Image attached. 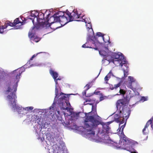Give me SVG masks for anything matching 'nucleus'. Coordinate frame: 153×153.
Returning a JSON list of instances; mask_svg holds the SVG:
<instances>
[{"label":"nucleus","instance_id":"1","mask_svg":"<svg viewBox=\"0 0 153 153\" xmlns=\"http://www.w3.org/2000/svg\"><path fill=\"white\" fill-rule=\"evenodd\" d=\"M25 69L24 68H20L16 70L13 71L14 76L13 78L11 79L7 85V91L8 92H12L11 95H8L7 97L10 103L12 105V107L14 110H16L18 112H21L22 108L17 105L16 99V98L15 92L16 91L18 86V83L19 81L20 76L22 73L24 71Z\"/></svg>","mask_w":153,"mask_h":153},{"label":"nucleus","instance_id":"2","mask_svg":"<svg viewBox=\"0 0 153 153\" xmlns=\"http://www.w3.org/2000/svg\"><path fill=\"white\" fill-rule=\"evenodd\" d=\"M91 109V112L85 113L84 128L87 135L92 137L94 136V129L100 123L101 118L97 114L96 105H92Z\"/></svg>","mask_w":153,"mask_h":153},{"label":"nucleus","instance_id":"3","mask_svg":"<svg viewBox=\"0 0 153 153\" xmlns=\"http://www.w3.org/2000/svg\"><path fill=\"white\" fill-rule=\"evenodd\" d=\"M104 59L107 60L109 62H112L116 66L122 67L123 64L126 65V59L123 54L111 53L107 54L104 58Z\"/></svg>","mask_w":153,"mask_h":153},{"label":"nucleus","instance_id":"4","mask_svg":"<svg viewBox=\"0 0 153 153\" xmlns=\"http://www.w3.org/2000/svg\"><path fill=\"white\" fill-rule=\"evenodd\" d=\"M58 104L61 109L64 110H69L71 105L69 101V97L65 94L61 92L59 96Z\"/></svg>","mask_w":153,"mask_h":153},{"label":"nucleus","instance_id":"5","mask_svg":"<svg viewBox=\"0 0 153 153\" xmlns=\"http://www.w3.org/2000/svg\"><path fill=\"white\" fill-rule=\"evenodd\" d=\"M45 14L42 12L37 13L36 21L38 24L36 25L37 29H41L43 28H47L50 26V25L48 22H43V20L44 19Z\"/></svg>","mask_w":153,"mask_h":153},{"label":"nucleus","instance_id":"6","mask_svg":"<svg viewBox=\"0 0 153 153\" xmlns=\"http://www.w3.org/2000/svg\"><path fill=\"white\" fill-rule=\"evenodd\" d=\"M95 37L94 36L92 37L90 35H89L87 38V42L82 46L83 48H94L95 50H98L99 45L98 44H96L95 42H94L93 41L94 39H95Z\"/></svg>","mask_w":153,"mask_h":153},{"label":"nucleus","instance_id":"7","mask_svg":"<svg viewBox=\"0 0 153 153\" xmlns=\"http://www.w3.org/2000/svg\"><path fill=\"white\" fill-rule=\"evenodd\" d=\"M104 36V34L101 32L97 33L96 36L94 35L93 36H91L92 37L94 36L95 37V39H94L93 41L94 42H95L96 44H99L98 45L99 47L102 45V41L105 42H107L109 40V38L108 36L106 35L105 36V37L107 39V40L105 39V37Z\"/></svg>","mask_w":153,"mask_h":153},{"label":"nucleus","instance_id":"8","mask_svg":"<svg viewBox=\"0 0 153 153\" xmlns=\"http://www.w3.org/2000/svg\"><path fill=\"white\" fill-rule=\"evenodd\" d=\"M69 18L70 22L73 21H85V19H83L82 16H81V14H79L77 11H73L72 13H70L69 11L67 12Z\"/></svg>","mask_w":153,"mask_h":153},{"label":"nucleus","instance_id":"9","mask_svg":"<svg viewBox=\"0 0 153 153\" xmlns=\"http://www.w3.org/2000/svg\"><path fill=\"white\" fill-rule=\"evenodd\" d=\"M120 111V114L122 116V121L121 123H124V119H126V120L130 116L131 113V111L129 108L127 107H125L122 108Z\"/></svg>","mask_w":153,"mask_h":153},{"label":"nucleus","instance_id":"10","mask_svg":"<svg viewBox=\"0 0 153 153\" xmlns=\"http://www.w3.org/2000/svg\"><path fill=\"white\" fill-rule=\"evenodd\" d=\"M62 15H61L60 16V19L59 23L61 24L62 25H64L68 22H70V20L69 18V16L68 14L67 13H64Z\"/></svg>","mask_w":153,"mask_h":153},{"label":"nucleus","instance_id":"11","mask_svg":"<svg viewBox=\"0 0 153 153\" xmlns=\"http://www.w3.org/2000/svg\"><path fill=\"white\" fill-rule=\"evenodd\" d=\"M128 102L125 99H122L118 100L116 103V106L118 109L120 110L127 105Z\"/></svg>","mask_w":153,"mask_h":153},{"label":"nucleus","instance_id":"12","mask_svg":"<svg viewBox=\"0 0 153 153\" xmlns=\"http://www.w3.org/2000/svg\"><path fill=\"white\" fill-rule=\"evenodd\" d=\"M35 28H36V27H35V26L33 27L32 28L31 31L29 32L28 36L31 39V40L34 41L36 42H37L40 40L41 38L36 36H35V34L33 33V30Z\"/></svg>","mask_w":153,"mask_h":153},{"label":"nucleus","instance_id":"13","mask_svg":"<svg viewBox=\"0 0 153 153\" xmlns=\"http://www.w3.org/2000/svg\"><path fill=\"white\" fill-rule=\"evenodd\" d=\"M109 123H106L102 125V131L100 133V134H102V135L105 134H108L109 133V129L110 128L109 126Z\"/></svg>","mask_w":153,"mask_h":153},{"label":"nucleus","instance_id":"14","mask_svg":"<svg viewBox=\"0 0 153 153\" xmlns=\"http://www.w3.org/2000/svg\"><path fill=\"white\" fill-rule=\"evenodd\" d=\"M55 149H54V153H65V147L61 144L59 146H55Z\"/></svg>","mask_w":153,"mask_h":153},{"label":"nucleus","instance_id":"15","mask_svg":"<svg viewBox=\"0 0 153 153\" xmlns=\"http://www.w3.org/2000/svg\"><path fill=\"white\" fill-rule=\"evenodd\" d=\"M124 136L123 137V143L124 144H125V146L127 147V145H131L133 144V141L128 138H127L125 135L123 134Z\"/></svg>","mask_w":153,"mask_h":153},{"label":"nucleus","instance_id":"16","mask_svg":"<svg viewBox=\"0 0 153 153\" xmlns=\"http://www.w3.org/2000/svg\"><path fill=\"white\" fill-rule=\"evenodd\" d=\"M114 121L117 123H119V126L120 125L123 124L121 123L122 117V116H121L120 114L119 115L117 114H115L114 115Z\"/></svg>","mask_w":153,"mask_h":153},{"label":"nucleus","instance_id":"17","mask_svg":"<svg viewBox=\"0 0 153 153\" xmlns=\"http://www.w3.org/2000/svg\"><path fill=\"white\" fill-rule=\"evenodd\" d=\"M61 13L63 14V12L61 11H59V12L56 13L53 15L55 23H59L60 16H61V15H60V14Z\"/></svg>","mask_w":153,"mask_h":153},{"label":"nucleus","instance_id":"18","mask_svg":"<svg viewBox=\"0 0 153 153\" xmlns=\"http://www.w3.org/2000/svg\"><path fill=\"white\" fill-rule=\"evenodd\" d=\"M85 101L84 102V105H86L89 104L90 105H92V102H95V100L91 99L89 98V97H87L86 98L84 99Z\"/></svg>","mask_w":153,"mask_h":153},{"label":"nucleus","instance_id":"19","mask_svg":"<svg viewBox=\"0 0 153 153\" xmlns=\"http://www.w3.org/2000/svg\"><path fill=\"white\" fill-rule=\"evenodd\" d=\"M50 73L52 76L54 80L55 83L57 84V81L56 78L58 77V74L57 72L54 71L52 69H50L49 71Z\"/></svg>","mask_w":153,"mask_h":153},{"label":"nucleus","instance_id":"20","mask_svg":"<svg viewBox=\"0 0 153 153\" xmlns=\"http://www.w3.org/2000/svg\"><path fill=\"white\" fill-rule=\"evenodd\" d=\"M131 91L128 90L127 92V93L125 97H124V99H125L126 100H127L128 102L129 100L131 97H132L134 96V95L132 94H131Z\"/></svg>","mask_w":153,"mask_h":153},{"label":"nucleus","instance_id":"21","mask_svg":"<svg viewBox=\"0 0 153 153\" xmlns=\"http://www.w3.org/2000/svg\"><path fill=\"white\" fill-rule=\"evenodd\" d=\"M37 14V12H35V13H31L30 15L28 17V19L32 20L34 25V19H35L36 20Z\"/></svg>","mask_w":153,"mask_h":153},{"label":"nucleus","instance_id":"22","mask_svg":"<svg viewBox=\"0 0 153 153\" xmlns=\"http://www.w3.org/2000/svg\"><path fill=\"white\" fill-rule=\"evenodd\" d=\"M127 86L131 89L134 91V92H136V93H135V95H139V93L136 91V89L135 88L133 87L132 85H131V84H127Z\"/></svg>","mask_w":153,"mask_h":153},{"label":"nucleus","instance_id":"23","mask_svg":"<svg viewBox=\"0 0 153 153\" xmlns=\"http://www.w3.org/2000/svg\"><path fill=\"white\" fill-rule=\"evenodd\" d=\"M59 85V84L57 82V83H56V85H55V94H56V96L55 97V99H58L59 98V94H58V89L57 88V87H58Z\"/></svg>","mask_w":153,"mask_h":153},{"label":"nucleus","instance_id":"24","mask_svg":"<svg viewBox=\"0 0 153 153\" xmlns=\"http://www.w3.org/2000/svg\"><path fill=\"white\" fill-rule=\"evenodd\" d=\"M45 22H48V24H49L50 25V23L51 24L55 23L53 15L50 17L49 19H48L47 21H45Z\"/></svg>","mask_w":153,"mask_h":153},{"label":"nucleus","instance_id":"25","mask_svg":"<svg viewBox=\"0 0 153 153\" xmlns=\"http://www.w3.org/2000/svg\"><path fill=\"white\" fill-rule=\"evenodd\" d=\"M100 54L103 57V58L107 54V52L104 50H100L99 51Z\"/></svg>","mask_w":153,"mask_h":153},{"label":"nucleus","instance_id":"26","mask_svg":"<svg viewBox=\"0 0 153 153\" xmlns=\"http://www.w3.org/2000/svg\"><path fill=\"white\" fill-rule=\"evenodd\" d=\"M9 21H6L5 22L4 25H1V27L2 28V30H3V33H4V30L5 29L7 28V27L9 26Z\"/></svg>","mask_w":153,"mask_h":153},{"label":"nucleus","instance_id":"27","mask_svg":"<svg viewBox=\"0 0 153 153\" xmlns=\"http://www.w3.org/2000/svg\"><path fill=\"white\" fill-rule=\"evenodd\" d=\"M128 79H129V82L128 84H131L132 85V83L133 82H136V80L132 76H129L128 77Z\"/></svg>","mask_w":153,"mask_h":153},{"label":"nucleus","instance_id":"28","mask_svg":"<svg viewBox=\"0 0 153 153\" xmlns=\"http://www.w3.org/2000/svg\"><path fill=\"white\" fill-rule=\"evenodd\" d=\"M126 121L125 122V123L123 125L121 126L120 128H119L118 129V132H120V130L121 129V133H123V129L125 127L126 125Z\"/></svg>","mask_w":153,"mask_h":153},{"label":"nucleus","instance_id":"29","mask_svg":"<svg viewBox=\"0 0 153 153\" xmlns=\"http://www.w3.org/2000/svg\"><path fill=\"white\" fill-rule=\"evenodd\" d=\"M13 23L14 24V25H15V26L17 24L21 23L22 24V22H21L19 20V18H17L15 19L14 20ZM22 24H21L22 25Z\"/></svg>","mask_w":153,"mask_h":153},{"label":"nucleus","instance_id":"30","mask_svg":"<svg viewBox=\"0 0 153 153\" xmlns=\"http://www.w3.org/2000/svg\"><path fill=\"white\" fill-rule=\"evenodd\" d=\"M111 78L110 75L108 74L105 77L104 80L106 84L108 83V82L109 79Z\"/></svg>","mask_w":153,"mask_h":153},{"label":"nucleus","instance_id":"31","mask_svg":"<svg viewBox=\"0 0 153 153\" xmlns=\"http://www.w3.org/2000/svg\"><path fill=\"white\" fill-rule=\"evenodd\" d=\"M91 83H89L88 84H87L85 86V88H86V90H88L89 89L91 86Z\"/></svg>","mask_w":153,"mask_h":153},{"label":"nucleus","instance_id":"32","mask_svg":"<svg viewBox=\"0 0 153 153\" xmlns=\"http://www.w3.org/2000/svg\"><path fill=\"white\" fill-rule=\"evenodd\" d=\"M33 107L32 106L30 107H26L25 108H23V109L25 110H27L28 111H31L33 109Z\"/></svg>","mask_w":153,"mask_h":153},{"label":"nucleus","instance_id":"33","mask_svg":"<svg viewBox=\"0 0 153 153\" xmlns=\"http://www.w3.org/2000/svg\"><path fill=\"white\" fill-rule=\"evenodd\" d=\"M152 123V120L151 119L149 120L147 122L146 125L145 126L146 127H147L149 126L150 124H151Z\"/></svg>","mask_w":153,"mask_h":153},{"label":"nucleus","instance_id":"34","mask_svg":"<svg viewBox=\"0 0 153 153\" xmlns=\"http://www.w3.org/2000/svg\"><path fill=\"white\" fill-rule=\"evenodd\" d=\"M100 95L101 96L100 98V101L103 100L105 99V98L106 97L105 96H103L102 93H100Z\"/></svg>","mask_w":153,"mask_h":153},{"label":"nucleus","instance_id":"35","mask_svg":"<svg viewBox=\"0 0 153 153\" xmlns=\"http://www.w3.org/2000/svg\"><path fill=\"white\" fill-rule=\"evenodd\" d=\"M56 100H54L53 102V104H52L51 106V107H50V109H53V108L54 107L56 104Z\"/></svg>","mask_w":153,"mask_h":153},{"label":"nucleus","instance_id":"36","mask_svg":"<svg viewBox=\"0 0 153 153\" xmlns=\"http://www.w3.org/2000/svg\"><path fill=\"white\" fill-rule=\"evenodd\" d=\"M120 94L124 95L126 93V91L123 89H120L119 91Z\"/></svg>","mask_w":153,"mask_h":153},{"label":"nucleus","instance_id":"37","mask_svg":"<svg viewBox=\"0 0 153 153\" xmlns=\"http://www.w3.org/2000/svg\"><path fill=\"white\" fill-rule=\"evenodd\" d=\"M120 85L121 84L120 82H119L117 84L115 85H114V88H115V89H116L117 88L119 87Z\"/></svg>","mask_w":153,"mask_h":153},{"label":"nucleus","instance_id":"38","mask_svg":"<svg viewBox=\"0 0 153 153\" xmlns=\"http://www.w3.org/2000/svg\"><path fill=\"white\" fill-rule=\"evenodd\" d=\"M128 74V72L126 71L125 70H124V75L125 77H126Z\"/></svg>","mask_w":153,"mask_h":153},{"label":"nucleus","instance_id":"39","mask_svg":"<svg viewBox=\"0 0 153 153\" xmlns=\"http://www.w3.org/2000/svg\"><path fill=\"white\" fill-rule=\"evenodd\" d=\"M86 91L87 90H86V89H85V90L83 92V95H85L86 97H90L92 95H89V96H87L86 95Z\"/></svg>","mask_w":153,"mask_h":153},{"label":"nucleus","instance_id":"40","mask_svg":"<svg viewBox=\"0 0 153 153\" xmlns=\"http://www.w3.org/2000/svg\"><path fill=\"white\" fill-rule=\"evenodd\" d=\"M9 26H11V27H13L14 26H15V25H14V24L13 22H10L9 21Z\"/></svg>","mask_w":153,"mask_h":153},{"label":"nucleus","instance_id":"41","mask_svg":"<svg viewBox=\"0 0 153 153\" xmlns=\"http://www.w3.org/2000/svg\"><path fill=\"white\" fill-rule=\"evenodd\" d=\"M141 100H143V101L146 100V98L144 97H141Z\"/></svg>","mask_w":153,"mask_h":153},{"label":"nucleus","instance_id":"42","mask_svg":"<svg viewBox=\"0 0 153 153\" xmlns=\"http://www.w3.org/2000/svg\"><path fill=\"white\" fill-rule=\"evenodd\" d=\"M100 93H100V91H97V92H96V91L94 92L93 94H95L96 95L99 94L100 95Z\"/></svg>","mask_w":153,"mask_h":153},{"label":"nucleus","instance_id":"43","mask_svg":"<svg viewBox=\"0 0 153 153\" xmlns=\"http://www.w3.org/2000/svg\"><path fill=\"white\" fill-rule=\"evenodd\" d=\"M75 113L73 112V113L71 114V115L72 117H76V115L74 114Z\"/></svg>","mask_w":153,"mask_h":153},{"label":"nucleus","instance_id":"44","mask_svg":"<svg viewBox=\"0 0 153 153\" xmlns=\"http://www.w3.org/2000/svg\"><path fill=\"white\" fill-rule=\"evenodd\" d=\"M74 114L76 115V117H78L79 116V114L78 113H75Z\"/></svg>","mask_w":153,"mask_h":153},{"label":"nucleus","instance_id":"45","mask_svg":"<svg viewBox=\"0 0 153 153\" xmlns=\"http://www.w3.org/2000/svg\"><path fill=\"white\" fill-rule=\"evenodd\" d=\"M147 128V127H146V126H145L143 130V133H144V131H145L146 128Z\"/></svg>","mask_w":153,"mask_h":153},{"label":"nucleus","instance_id":"46","mask_svg":"<svg viewBox=\"0 0 153 153\" xmlns=\"http://www.w3.org/2000/svg\"><path fill=\"white\" fill-rule=\"evenodd\" d=\"M110 88L111 90H113L114 89H115V88H114V86L113 87V86H112V87H110Z\"/></svg>","mask_w":153,"mask_h":153},{"label":"nucleus","instance_id":"47","mask_svg":"<svg viewBox=\"0 0 153 153\" xmlns=\"http://www.w3.org/2000/svg\"><path fill=\"white\" fill-rule=\"evenodd\" d=\"M114 144H114V146H115V147H117V146H118L117 145V143H114Z\"/></svg>","mask_w":153,"mask_h":153},{"label":"nucleus","instance_id":"48","mask_svg":"<svg viewBox=\"0 0 153 153\" xmlns=\"http://www.w3.org/2000/svg\"><path fill=\"white\" fill-rule=\"evenodd\" d=\"M151 124V127L153 129V122Z\"/></svg>","mask_w":153,"mask_h":153},{"label":"nucleus","instance_id":"49","mask_svg":"<svg viewBox=\"0 0 153 153\" xmlns=\"http://www.w3.org/2000/svg\"><path fill=\"white\" fill-rule=\"evenodd\" d=\"M49 15H50V14H48L47 15V18H48L49 16Z\"/></svg>","mask_w":153,"mask_h":153},{"label":"nucleus","instance_id":"50","mask_svg":"<svg viewBox=\"0 0 153 153\" xmlns=\"http://www.w3.org/2000/svg\"><path fill=\"white\" fill-rule=\"evenodd\" d=\"M57 81V80H61V79L59 78H58L57 79H56Z\"/></svg>","mask_w":153,"mask_h":153},{"label":"nucleus","instance_id":"51","mask_svg":"<svg viewBox=\"0 0 153 153\" xmlns=\"http://www.w3.org/2000/svg\"><path fill=\"white\" fill-rule=\"evenodd\" d=\"M35 56H36L35 55H34L32 57V58H34Z\"/></svg>","mask_w":153,"mask_h":153},{"label":"nucleus","instance_id":"52","mask_svg":"<svg viewBox=\"0 0 153 153\" xmlns=\"http://www.w3.org/2000/svg\"><path fill=\"white\" fill-rule=\"evenodd\" d=\"M131 153H137L136 152H131Z\"/></svg>","mask_w":153,"mask_h":153},{"label":"nucleus","instance_id":"53","mask_svg":"<svg viewBox=\"0 0 153 153\" xmlns=\"http://www.w3.org/2000/svg\"><path fill=\"white\" fill-rule=\"evenodd\" d=\"M33 58H32V57L30 59V60H33Z\"/></svg>","mask_w":153,"mask_h":153},{"label":"nucleus","instance_id":"54","mask_svg":"<svg viewBox=\"0 0 153 153\" xmlns=\"http://www.w3.org/2000/svg\"><path fill=\"white\" fill-rule=\"evenodd\" d=\"M151 119L152 120V123L153 122V117L151 118Z\"/></svg>","mask_w":153,"mask_h":153},{"label":"nucleus","instance_id":"55","mask_svg":"<svg viewBox=\"0 0 153 153\" xmlns=\"http://www.w3.org/2000/svg\"><path fill=\"white\" fill-rule=\"evenodd\" d=\"M63 14L61 13L60 14V15H62Z\"/></svg>","mask_w":153,"mask_h":153},{"label":"nucleus","instance_id":"56","mask_svg":"<svg viewBox=\"0 0 153 153\" xmlns=\"http://www.w3.org/2000/svg\"><path fill=\"white\" fill-rule=\"evenodd\" d=\"M56 145H55V146H56ZM54 146V148L55 147V146Z\"/></svg>","mask_w":153,"mask_h":153},{"label":"nucleus","instance_id":"57","mask_svg":"<svg viewBox=\"0 0 153 153\" xmlns=\"http://www.w3.org/2000/svg\"><path fill=\"white\" fill-rule=\"evenodd\" d=\"M137 143V142H135L134 143Z\"/></svg>","mask_w":153,"mask_h":153}]
</instances>
